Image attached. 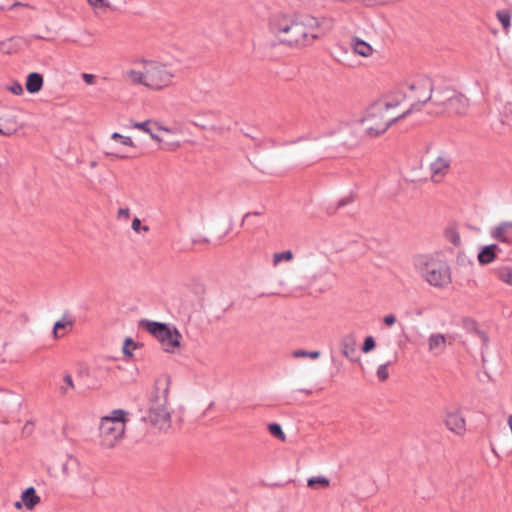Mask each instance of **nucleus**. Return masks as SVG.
Instances as JSON below:
<instances>
[{
	"label": "nucleus",
	"mask_w": 512,
	"mask_h": 512,
	"mask_svg": "<svg viewBox=\"0 0 512 512\" xmlns=\"http://www.w3.org/2000/svg\"><path fill=\"white\" fill-rule=\"evenodd\" d=\"M269 31L286 46L312 45L333 28L330 18L318 19L307 13L275 14L269 19Z\"/></svg>",
	"instance_id": "obj_1"
},
{
	"label": "nucleus",
	"mask_w": 512,
	"mask_h": 512,
	"mask_svg": "<svg viewBox=\"0 0 512 512\" xmlns=\"http://www.w3.org/2000/svg\"><path fill=\"white\" fill-rule=\"evenodd\" d=\"M170 384L171 377L168 374H164L155 380L154 391L149 399L147 416L144 418L159 430H167L171 427V414L167 408Z\"/></svg>",
	"instance_id": "obj_2"
},
{
	"label": "nucleus",
	"mask_w": 512,
	"mask_h": 512,
	"mask_svg": "<svg viewBox=\"0 0 512 512\" xmlns=\"http://www.w3.org/2000/svg\"><path fill=\"white\" fill-rule=\"evenodd\" d=\"M413 264L416 271L431 286L443 288L452 281L450 266L441 254L416 255Z\"/></svg>",
	"instance_id": "obj_3"
},
{
	"label": "nucleus",
	"mask_w": 512,
	"mask_h": 512,
	"mask_svg": "<svg viewBox=\"0 0 512 512\" xmlns=\"http://www.w3.org/2000/svg\"><path fill=\"white\" fill-rule=\"evenodd\" d=\"M409 114H411V109H407L398 115L391 114L384 108L382 103L374 102L369 107L363 122L367 134L371 137H377L386 132L392 124Z\"/></svg>",
	"instance_id": "obj_4"
},
{
	"label": "nucleus",
	"mask_w": 512,
	"mask_h": 512,
	"mask_svg": "<svg viewBox=\"0 0 512 512\" xmlns=\"http://www.w3.org/2000/svg\"><path fill=\"white\" fill-rule=\"evenodd\" d=\"M140 326L155 337L167 353H175L181 346L182 335L179 330L168 323L143 319Z\"/></svg>",
	"instance_id": "obj_5"
},
{
	"label": "nucleus",
	"mask_w": 512,
	"mask_h": 512,
	"mask_svg": "<svg viewBox=\"0 0 512 512\" xmlns=\"http://www.w3.org/2000/svg\"><path fill=\"white\" fill-rule=\"evenodd\" d=\"M408 101H410L411 113L420 110L421 107L432 99L433 82L429 77H418L411 83L404 84Z\"/></svg>",
	"instance_id": "obj_6"
},
{
	"label": "nucleus",
	"mask_w": 512,
	"mask_h": 512,
	"mask_svg": "<svg viewBox=\"0 0 512 512\" xmlns=\"http://www.w3.org/2000/svg\"><path fill=\"white\" fill-rule=\"evenodd\" d=\"M146 86L160 90L172 83L174 74L167 70L166 65L152 64L145 70Z\"/></svg>",
	"instance_id": "obj_7"
},
{
	"label": "nucleus",
	"mask_w": 512,
	"mask_h": 512,
	"mask_svg": "<svg viewBox=\"0 0 512 512\" xmlns=\"http://www.w3.org/2000/svg\"><path fill=\"white\" fill-rule=\"evenodd\" d=\"M99 432L102 438V446L112 448L115 443L123 437L125 424L120 421L114 422L113 420L103 417L99 426Z\"/></svg>",
	"instance_id": "obj_8"
},
{
	"label": "nucleus",
	"mask_w": 512,
	"mask_h": 512,
	"mask_svg": "<svg viewBox=\"0 0 512 512\" xmlns=\"http://www.w3.org/2000/svg\"><path fill=\"white\" fill-rule=\"evenodd\" d=\"M444 424L449 431L458 436L466 432V421L460 410L446 412Z\"/></svg>",
	"instance_id": "obj_9"
},
{
	"label": "nucleus",
	"mask_w": 512,
	"mask_h": 512,
	"mask_svg": "<svg viewBox=\"0 0 512 512\" xmlns=\"http://www.w3.org/2000/svg\"><path fill=\"white\" fill-rule=\"evenodd\" d=\"M408 100L407 91L405 85H400L397 89L391 91L388 95H386L383 99L377 101L378 103H382L385 109L388 111L392 108H396L402 103Z\"/></svg>",
	"instance_id": "obj_10"
},
{
	"label": "nucleus",
	"mask_w": 512,
	"mask_h": 512,
	"mask_svg": "<svg viewBox=\"0 0 512 512\" xmlns=\"http://www.w3.org/2000/svg\"><path fill=\"white\" fill-rule=\"evenodd\" d=\"M445 108L449 113L464 115L469 108V99L462 93L456 92Z\"/></svg>",
	"instance_id": "obj_11"
},
{
	"label": "nucleus",
	"mask_w": 512,
	"mask_h": 512,
	"mask_svg": "<svg viewBox=\"0 0 512 512\" xmlns=\"http://www.w3.org/2000/svg\"><path fill=\"white\" fill-rule=\"evenodd\" d=\"M491 237L501 243L512 245V221H503L491 230Z\"/></svg>",
	"instance_id": "obj_12"
},
{
	"label": "nucleus",
	"mask_w": 512,
	"mask_h": 512,
	"mask_svg": "<svg viewBox=\"0 0 512 512\" xmlns=\"http://www.w3.org/2000/svg\"><path fill=\"white\" fill-rule=\"evenodd\" d=\"M340 345L342 348V354L350 361L355 362L359 359L356 357L357 342L354 334L350 333L342 337Z\"/></svg>",
	"instance_id": "obj_13"
},
{
	"label": "nucleus",
	"mask_w": 512,
	"mask_h": 512,
	"mask_svg": "<svg viewBox=\"0 0 512 512\" xmlns=\"http://www.w3.org/2000/svg\"><path fill=\"white\" fill-rule=\"evenodd\" d=\"M449 167H450V159L446 154L442 153L435 159V161H433L430 164V171L432 173V179L435 182H438L439 180L436 179V177L443 176Z\"/></svg>",
	"instance_id": "obj_14"
},
{
	"label": "nucleus",
	"mask_w": 512,
	"mask_h": 512,
	"mask_svg": "<svg viewBox=\"0 0 512 512\" xmlns=\"http://www.w3.org/2000/svg\"><path fill=\"white\" fill-rule=\"evenodd\" d=\"M501 249L497 244H489L483 246L478 253V262L481 265H487L493 262L497 258V253L500 252Z\"/></svg>",
	"instance_id": "obj_15"
},
{
	"label": "nucleus",
	"mask_w": 512,
	"mask_h": 512,
	"mask_svg": "<svg viewBox=\"0 0 512 512\" xmlns=\"http://www.w3.org/2000/svg\"><path fill=\"white\" fill-rule=\"evenodd\" d=\"M44 84L43 75L38 72H31L26 77L25 87L30 94L38 93Z\"/></svg>",
	"instance_id": "obj_16"
},
{
	"label": "nucleus",
	"mask_w": 512,
	"mask_h": 512,
	"mask_svg": "<svg viewBox=\"0 0 512 512\" xmlns=\"http://www.w3.org/2000/svg\"><path fill=\"white\" fill-rule=\"evenodd\" d=\"M456 92L457 91L452 88L445 87L443 89L437 90L434 96L432 95V99L430 101H432L437 106L446 107L449 100L455 95Z\"/></svg>",
	"instance_id": "obj_17"
},
{
	"label": "nucleus",
	"mask_w": 512,
	"mask_h": 512,
	"mask_svg": "<svg viewBox=\"0 0 512 512\" xmlns=\"http://www.w3.org/2000/svg\"><path fill=\"white\" fill-rule=\"evenodd\" d=\"M13 405H20L18 397L12 391L0 389V411H6Z\"/></svg>",
	"instance_id": "obj_18"
},
{
	"label": "nucleus",
	"mask_w": 512,
	"mask_h": 512,
	"mask_svg": "<svg viewBox=\"0 0 512 512\" xmlns=\"http://www.w3.org/2000/svg\"><path fill=\"white\" fill-rule=\"evenodd\" d=\"M351 45L353 47L354 53L362 57H368L373 52L371 45L357 36L352 37Z\"/></svg>",
	"instance_id": "obj_19"
},
{
	"label": "nucleus",
	"mask_w": 512,
	"mask_h": 512,
	"mask_svg": "<svg viewBox=\"0 0 512 512\" xmlns=\"http://www.w3.org/2000/svg\"><path fill=\"white\" fill-rule=\"evenodd\" d=\"M21 499L28 510H32L40 502V497L36 494L34 487L25 489L22 492Z\"/></svg>",
	"instance_id": "obj_20"
},
{
	"label": "nucleus",
	"mask_w": 512,
	"mask_h": 512,
	"mask_svg": "<svg viewBox=\"0 0 512 512\" xmlns=\"http://www.w3.org/2000/svg\"><path fill=\"white\" fill-rule=\"evenodd\" d=\"M263 215V211H253V212H247L241 221L242 226H246L248 230L254 231L258 229L261 224L259 221L254 220V218L260 217Z\"/></svg>",
	"instance_id": "obj_21"
},
{
	"label": "nucleus",
	"mask_w": 512,
	"mask_h": 512,
	"mask_svg": "<svg viewBox=\"0 0 512 512\" xmlns=\"http://www.w3.org/2000/svg\"><path fill=\"white\" fill-rule=\"evenodd\" d=\"M446 344V338L443 334L437 333L432 334L428 339V345L430 351L440 350L443 351Z\"/></svg>",
	"instance_id": "obj_22"
},
{
	"label": "nucleus",
	"mask_w": 512,
	"mask_h": 512,
	"mask_svg": "<svg viewBox=\"0 0 512 512\" xmlns=\"http://www.w3.org/2000/svg\"><path fill=\"white\" fill-rule=\"evenodd\" d=\"M464 322L466 327L471 329L482 340L483 345L486 346L489 342V337L486 332L478 328L477 322L472 319H466Z\"/></svg>",
	"instance_id": "obj_23"
},
{
	"label": "nucleus",
	"mask_w": 512,
	"mask_h": 512,
	"mask_svg": "<svg viewBox=\"0 0 512 512\" xmlns=\"http://www.w3.org/2000/svg\"><path fill=\"white\" fill-rule=\"evenodd\" d=\"M150 123H151L150 120H146L143 122L132 121L131 125L133 128H137L139 130H142V131L148 133L153 140H155L157 142H161L162 141L161 138L151 130Z\"/></svg>",
	"instance_id": "obj_24"
},
{
	"label": "nucleus",
	"mask_w": 512,
	"mask_h": 512,
	"mask_svg": "<svg viewBox=\"0 0 512 512\" xmlns=\"http://www.w3.org/2000/svg\"><path fill=\"white\" fill-rule=\"evenodd\" d=\"M494 274L497 278L509 285L512 284V268L508 266H502L494 270Z\"/></svg>",
	"instance_id": "obj_25"
},
{
	"label": "nucleus",
	"mask_w": 512,
	"mask_h": 512,
	"mask_svg": "<svg viewBox=\"0 0 512 512\" xmlns=\"http://www.w3.org/2000/svg\"><path fill=\"white\" fill-rule=\"evenodd\" d=\"M354 201V197L352 194H349L348 196L343 197L340 199L335 206L329 205L326 208V212L329 215H334L338 209L352 203Z\"/></svg>",
	"instance_id": "obj_26"
},
{
	"label": "nucleus",
	"mask_w": 512,
	"mask_h": 512,
	"mask_svg": "<svg viewBox=\"0 0 512 512\" xmlns=\"http://www.w3.org/2000/svg\"><path fill=\"white\" fill-rule=\"evenodd\" d=\"M307 485L312 489L318 488V485L327 488L330 485V480L325 476L310 477L307 480Z\"/></svg>",
	"instance_id": "obj_27"
},
{
	"label": "nucleus",
	"mask_w": 512,
	"mask_h": 512,
	"mask_svg": "<svg viewBox=\"0 0 512 512\" xmlns=\"http://www.w3.org/2000/svg\"><path fill=\"white\" fill-rule=\"evenodd\" d=\"M445 237L446 239L452 243L454 246L458 247L461 245V237L459 232L455 227H447L445 229Z\"/></svg>",
	"instance_id": "obj_28"
},
{
	"label": "nucleus",
	"mask_w": 512,
	"mask_h": 512,
	"mask_svg": "<svg viewBox=\"0 0 512 512\" xmlns=\"http://www.w3.org/2000/svg\"><path fill=\"white\" fill-rule=\"evenodd\" d=\"M496 16L503 29L508 30L511 26V12L508 9L499 10L497 11Z\"/></svg>",
	"instance_id": "obj_29"
},
{
	"label": "nucleus",
	"mask_w": 512,
	"mask_h": 512,
	"mask_svg": "<svg viewBox=\"0 0 512 512\" xmlns=\"http://www.w3.org/2000/svg\"><path fill=\"white\" fill-rule=\"evenodd\" d=\"M268 431L270 432V434L272 436H274L275 438H277L279 440L284 441L285 438H286L285 433L283 432L281 425L278 424V423H270V424H268Z\"/></svg>",
	"instance_id": "obj_30"
},
{
	"label": "nucleus",
	"mask_w": 512,
	"mask_h": 512,
	"mask_svg": "<svg viewBox=\"0 0 512 512\" xmlns=\"http://www.w3.org/2000/svg\"><path fill=\"white\" fill-rule=\"evenodd\" d=\"M320 355H321V353L318 350L307 351V350L299 349V350H295L293 352V356L295 358L309 357V358H312V359H318L320 357Z\"/></svg>",
	"instance_id": "obj_31"
},
{
	"label": "nucleus",
	"mask_w": 512,
	"mask_h": 512,
	"mask_svg": "<svg viewBox=\"0 0 512 512\" xmlns=\"http://www.w3.org/2000/svg\"><path fill=\"white\" fill-rule=\"evenodd\" d=\"M72 326H73V321L72 320H65V318H63L61 320L56 321L55 324H54V327H53L54 337L55 338L59 337L58 331L60 329H65L66 327L72 328Z\"/></svg>",
	"instance_id": "obj_32"
},
{
	"label": "nucleus",
	"mask_w": 512,
	"mask_h": 512,
	"mask_svg": "<svg viewBox=\"0 0 512 512\" xmlns=\"http://www.w3.org/2000/svg\"><path fill=\"white\" fill-rule=\"evenodd\" d=\"M292 259H293V252L291 250L278 252L273 255L274 265L278 264L282 260L290 261Z\"/></svg>",
	"instance_id": "obj_33"
},
{
	"label": "nucleus",
	"mask_w": 512,
	"mask_h": 512,
	"mask_svg": "<svg viewBox=\"0 0 512 512\" xmlns=\"http://www.w3.org/2000/svg\"><path fill=\"white\" fill-rule=\"evenodd\" d=\"M126 416H127V412L124 411L123 409H115L112 411L111 416H106L105 418L113 420L114 422L120 421L126 425Z\"/></svg>",
	"instance_id": "obj_34"
},
{
	"label": "nucleus",
	"mask_w": 512,
	"mask_h": 512,
	"mask_svg": "<svg viewBox=\"0 0 512 512\" xmlns=\"http://www.w3.org/2000/svg\"><path fill=\"white\" fill-rule=\"evenodd\" d=\"M503 122L507 125L512 126V101H509L504 106L503 112Z\"/></svg>",
	"instance_id": "obj_35"
},
{
	"label": "nucleus",
	"mask_w": 512,
	"mask_h": 512,
	"mask_svg": "<svg viewBox=\"0 0 512 512\" xmlns=\"http://www.w3.org/2000/svg\"><path fill=\"white\" fill-rule=\"evenodd\" d=\"M136 347H137V343H135L132 338L127 337L123 343V348H122L123 354L127 357H131L132 352L130 351V348L135 349Z\"/></svg>",
	"instance_id": "obj_36"
},
{
	"label": "nucleus",
	"mask_w": 512,
	"mask_h": 512,
	"mask_svg": "<svg viewBox=\"0 0 512 512\" xmlns=\"http://www.w3.org/2000/svg\"><path fill=\"white\" fill-rule=\"evenodd\" d=\"M129 77L136 83L143 84L146 86V78H144L145 72L130 70L128 72Z\"/></svg>",
	"instance_id": "obj_37"
},
{
	"label": "nucleus",
	"mask_w": 512,
	"mask_h": 512,
	"mask_svg": "<svg viewBox=\"0 0 512 512\" xmlns=\"http://www.w3.org/2000/svg\"><path fill=\"white\" fill-rule=\"evenodd\" d=\"M111 138L113 140H116V141H119L121 142L123 145H126V146H130V147H134V143L132 141V139L128 136H123L122 134L118 133V132H114L112 135H111Z\"/></svg>",
	"instance_id": "obj_38"
},
{
	"label": "nucleus",
	"mask_w": 512,
	"mask_h": 512,
	"mask_svg": "<svg viewBox=\"0 0 512 512\" xmlns=\"http://www.w3.org/2000/svg\"><path fill=\"white\" fill-rule=\"evenodd\" d=\"M376 346V341L373 336H367L364 339L363 345H362V351L364 353H369L372 351Z\"/></svg>",
	"instance_id": "obj_39"
},
{
	"label": "nucleus",
	"mask_w": 512,
	"mask_h": 512,
	"mask_svg": "<svg viewBox=\"0 0 512 512\" xmlns=\"http://www.w3.org/2000/svg\"><path fill=\"white\" fill-rule=\"evenodd\" d=\"M389 364H390V362H388L386 364H382L377 369V377L381 382L386 381L389 377V372H388Z\"/></svg>",
	"instance_id": "obj_40"
},
{
	"label": "nucleus",
	"mask_w": 512,
	"mask_h": 512,
	"mask_svg": "<svg viewBox=\"0 0 512 512\" xmlns=\"http://www.w3.org/2000/svg\"><path fill=\"white\" fill-rule=\"evenodd\" d=\"M18 6H23V3L18 1L11 2L10 0H0V11L10 10Z\"/></svg>",
	"instance_id": "obj_41"
},
{
	"label": "nucleus",
	"mask_w": 512,
	"mask_h": 512,
	"mask_svg": "<svg viewBox=\"0 0 512 512\" xmlns=\"http://www.w3.org/2000/svg\"><path fill=\"white\" fill-rule=\"evenodd\" d=\"M131 228L135 231V232H140L141 230L144 231V232H147L149 231V227L144 225L142 226L141 224V220L137 217H135L133 220H132V224H131Z\"/></svg>",
	"instance_id": "obj_42"
},
{
	"label": "nucleus",
	"mask_w": 512,
	"mask_h": 512,
	"mask_svg": "<svg viewBox=\"0 0 512 512\" xmlns=\"http://www.w3.org/2000/svg\"><path fill=\"white\" fill-rule=\"evenodd\" d=\"M87 2L93 8L106 9L110 7V4L107 0H87Z\"/></svg>",
	"instance_id": "obj_43"
},
{
	"label": "nucleus",
	"mask_w": 512,
	"mask_h": 512,
	"mask_svg": "<svg viewBox=\"0 0 512 512\" xmlns=\"http://www.w3.org/2000/svg\"><path fill=\"white\" fill-rule=\"evenodd\" d=\"M34 431V422L28 420L22 428V437H29Z\"/></svg>",
	"instance_id": "obj_44"
},
{
	"label": "nucleus",
	"mask_w": 512,
	"mask_h": 512,
	"mask_svg": "<svg viewBox=\"0 0 512 512\" xmlns=\"http://www.w3.org/2000/svg\"><path fill=\"white\" fill-rule=\"evenodd\" d=\"M8 90L14 95H22L23 87L20 82L14 81L10 86H8Z\"/></svg>",
	"instance_id": "obj_45"
},
{
	"label": "nucleus",
	"mask_w": 512,
	"mask_h": 512,
	"mask_svg": "<svg viewBox=\"0 0 512 512\" xmlns=\"http://www.w3.org/2000/svg\"><path fill=\"white\" fill-rule=\"evenodd\" d=\"M12 38L7 40V41H3L0 43V51H2L3 53H7V54H10L12 52V49L10 47V44L12 42Z\"/></svg>",
	"instance_id": "obj_46"
},
{
	"label": "nucleus",
	"mask_w": 512,
	"mask_h": 512,
	"mask_svg": "<svg viewBox=\"0 0 512 512\" xmlns=\"http://www.w3.org/2000/svg\"><path fill=\"white\" fill-rule=\"evenodd\" d=\"M82 79L84 80V82L88 85H92L95 83V75L93 74H89V73H83L82 74Z\"/></svg>",
	"instance_id": "obj_47"
},
{
	"label": "nucleus",
	"mask_w": 512,
	"mask_h": 512,
	"mask_svg": "<svg viewBox=\"0 0 512 512\" xmlns=\"http://www.w3.org/2000/svg\"><path fill=\"white\" fill-rule=\"evenodd\" d=\"M383 322L387 326H392L396 322V317L394 314H388L383 318Z\"/></svg>",
	"instance_id": "obj_48"
},
{
	"label": "nucleus",
	"mask_w": 512,
	"mask_h": 512,
	"mask_svg": "<svg viewBox=\"0 0 512 512\" xmlns=\"http://www.w3.org/2000/svg\"><path fill=\"white\" fill-rule=\"evenodd\" d=\"M63 381L64 383L66 384V386L68 388H71L73 389L74 388V384H73V380H72V377L70 374H66L64 377H63Z\"/></svg>",
	"instance_id": "obj_49"
},
{
	"label": "nucleus",
	"mask_w": 512,
	"mask_h": 512,
	"mask_svg": "<svg viewBox=\"0 0 512 512\" xmlns=\"http://www.w3.org/2000/svg\"><path fill=\"white\" fill-rule=\"evenodd\" d=\"M69 464H77V459H76V458H73V457H69V458H68V461H67L65 464H63V472H64L65 474H67V473H68V465H69Z\"/></svg>",
	"instance_id": "obj_50"
},
{
	"label": "nucleus",
	"mask_w": 512,
	"mask_h": 512,
	"mask_svg": "<svg viewBox=\"0 0 512 512\" xmlns=\"http://www.w3.org/2000/svg\"><path fill=\"white\" fill-rule=\"evenodd\" d=\"M130 216V210L129 208H120L118 210V217H125V218H129Z\"/></svg>",
	"instance_id": "obj_51"
},
{
	"label": "nucleus",
	"mask_w": 512,
	"mask_h": 512,
	"mask_svg": "<svg viewBox=\"0 0 512 512\" xmlns=\"http://www.w3.org/2000/svg\"><path fill=\"white\" fill-rule=\"evenodd\" d=\"M106 154L109 155V156L115 157L117 159H126V158H128L127 155H121V154H118L117 152H112V151L106 152Z\"/></svg>",
	"instance_id": "obj_52"
},
{
	"label": "nucleus",
	"mask_w": 512,
	"mask_h": 512,
	"mask_svg": "<svg viewBox=\"0 0 512 512\" xmlns=\"http://www.w3.org/2000/svg\"><path fill=\"white\" fill-rule=\"evenodd\" d=\"M299 391L302 392V393H305L307 395L312 394V390L311 389H300Z\"/></svg>",
	"instance_id": "obj_53"
},
{
	"label": "nucleus",
	"mask_w": 512,
	"mask_h": 512,
	"mask_svg": "<svg viewBox=\"0 0 512 512\" xmlns=\"http://www.w3.org/2000/svg\"><path fill=\"white\" fill-rule=\"evenodd\" d=\"M261 172L265 173L266 168L264 166H256Z\"/></svg>",
	"instance_id": "obj_54"
},
{
	"label": "nucleus",
	"mask_w": 512,
	"mask_h": 512,
	"mask_svg": "<svg viewBox=\"0 0 512 512\" xmlns=\"http://www.w3.org/2000/svg\"><path fill=\"white\" fill-rule=\"evenodd\" d=\"M60 390L63 394H65L67 392V387L62 386Z\"/></svg>",
	"instance_id": "obj_55"
},
{
	"label": "nucleus",
	"mask_w": 512,
	"mask_h": 512,
	"mask_svg": "<svg viewBox=\"0 0 512 512\" xmlns=\"http://www.w3.org/2000/svg\"><path fill=\"white\" fill-rule=\"evenodd\" d=\"M374 0H365V4L369 5L373 2Z\"/></svg>",
	"instance_id": "obj_56"
},
{
	"label": "nucleus",
	"mask_w": 512,
	"mask_h": 512,
	"mask_svg": "<svg viewBox=\"0 0 512 512\" xmlns=\"http://www.w3.org/2000/svg\"><path fill=\"white\" fill-rule=\"evenodd\" d=\"M157 129H158V130H165V131H168V129L163 128V127H161V126H157Z\"/></svg>",
	"instance_id": "obj_57"
},
{
	"label": "nucleus",
	"mask_w": 512,
	"mask_h": 512,
	"mask_svg": "<svg viewBox=\"0 0 512 512\" xmlns=\"http://www.w3.org/2000/svg\"><path fill=\"white\" fill-rule=\"evenodd\" d=\"M16 507H18V508H19V507H21V503H20V502H17V503H16Z\"/></svg>",
	"instance_id": "obj_58"
}]
</instances>
